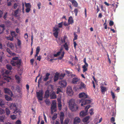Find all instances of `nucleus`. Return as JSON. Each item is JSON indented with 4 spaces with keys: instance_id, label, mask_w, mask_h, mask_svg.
I'll return each mask as SVG.
<instances>
[{
    "instance_id": "1",
    "label": "nucleus",
    "mask_w": 124,
    "mask_h": 124,
    "mask_svg": "<svg viewBox=\"0 0 124 124\" xmlns=\"http://www.w3.org/2000/svg\"><path fill=\"white\" fill-rule=\"evenodd\" d=\"M10 71L6 70L5 71V74L3 75V77L1 81H0V85H2L5 83L8 82L11 79V78L7 76V75L10 74Z\"/></svg>"
},
{
    "instance_id": "50",
    "label": "nucleus",
    "mask_w": 124,
    "mask_h": 124,
    "mask_svg": "<svg viewBox=\"0 0 124 124\" xmlns=\"http://www.w3.org/2000/svg\"><path fill=\"white\" fill-rule=\"evenodd\" d=\"M74 12L75 13V16H77L78 12V9L77 8H75L74 10Z\"/></svg>"
},
{
    "instance_id": "4",
    "label": "nucleus",
    "mask_w": 124,
    "mask_h": 124,
    "mask_svg": "<svg viewBox=\"0 0 124 124\" xmlns=\"http://www.w3.org/2000/svg\"><path fill=\"white\" fill-rule=\"evenodd\" d=\"M91 101L90 100L82 99L79 101V102L81 103V105L82 106L85 107L84 105L90 103Z\"/></svg>"
},
{
    "instance_id": "3",
    "label": "nucleus",
    "mask_w": 124,
    "mask_h": 124,
    "mask_svg": "<svg viewBox=\"0 0 124 124\" xmlns=\"http://www.w3.org/2000/svg\"><path fill=\"white\" fill-rule=\"evenodd\" d=\"M7 105L11 109H13L14 111L13 112V113L16 114L18 113L19 114L20 113V112L17 109L16 105V104L13 103L7 102Z\"/></svg>"
},
{
    "instance_id": "27",
    "label": "nucleus",
    "mask_w": 124,
    "mask_h": 124,
    "mask_svg": "<svg viewBox=\"0 0 124 124\" xmlns=\"http://www.w3.org/2000/svg\"><path fill=\"white\" fill-rule=\"evenodd\" d=\"M69 43H65L64 45V47L65 48V49L66 51H68L69 50Z\"/></svg>"
},
{
    "instance_id": "14",
    "label": "nucleus",
    "mask_w": 124,
    "mask_h": 124,
    "mask_svg": "<svg viewBox=\"0 0 124 124\" xmlns=\"http://www.w3.org/2000/svg\"><path fill=\"white\" fill-rule=\"evenodd\" d=\"M4 92L5 93L7 94L10 95L11 97L13 96V94L12 93L11 90L9 89L5 88L4 89Z\"/></svg>"
},
{
    "instance_id": "40",
    "label": "nucleus",
    "mask_w": 124,
    "mask_h": 124,
    "mask_svg": "<svg viewBox=\"0 0 124 124\" xmlns=\"http://www.w3.org/2000/svg\"><path fill=\"white\" fill-rule=\"evenodd\" d=\"M11 34L13 37H16L17 35L14 31H12L11 32Z\"/></svg>"
},
{
    "instance_id": "20",
    "label": "nucleus",
    "mask_w": 124,
    "mask_h": 124,
    "mask_svg": "<svg viewBox=\"0 0 124 124\" xmlns=\"http://www.w3.org/2000/svg\"><path fill=\"white\" fill-rule=\"evenodd\" d=\"M76 104L75 103V100L74 99H71L70 100L69 102V106L73 105Z\"/></svg>"
},
{
    "instance_id": "26",
    "label": "nucleus",
    "mask_w": 124,
    "mask_h": 124,
    "mask_svg": "<svg viewBox=\"0 0 124 124\" xmlns=\"http://www.w3.org/2000/svg\"><path fill=\"white\" fill-rule=\"evenodd\" d=\"M59 73H56L54 77V81L55 82L57 81L59 78Z\"/></svg>"
},
{
    "instance_id": "43",
    "label": "nucleus",
    "mask_w": 124,
    "mask_h": 124,
    "mask_svg": "<svg viewBox=\"0 0 124 124\" xmlns=\"http://www.w3.org/2000/svg\"><path fill=\"white\" fill-rule=\"evenodd\" d=\"M90 107L91 106L89 105H88L87 106H86L85 108V111L87 112L88 111V110Z\"/></svg>"
},
{
    "instance_id": "21",
    "label": "nucleus",
    "mask_w": 124,
    "mask_h": 124,
    "mask_svg": "<svg viewBox=\"0 0 124 124\" xmlns=\"http://www.w3.org/2000/svg\"><path fill=\"white\" fill-rule=\"evenodd\" d=\"M51 99H56V96L55 94V93L54 92H53L50 95Z\"/></svg>"
},
{
    "instance_id": "13",
    "label": "nucleus",
    "mask_w": 124,
    "mask_h": 124,
    "mask_svg": "<svg viewBox=\"0 0 124 124\" xmlns=\"http://www.w3.org/2000/svg\"><path fill=\"white\" fill-rule=\"evenodd\" d=\"M66 37L64 36L60 40V38H58V39L57 40V42L58 44L60 45L62 43H64L65 42V40Z\"/></svg>"
},
{
    "instance_id": "57",
    "label": "nucleus",
    "mask_w": 124,
    "mask_h": 124,
    "mask_svg": "<svg viewBox=\"0 0 124 124\" xmlns=\"http://www.w3.org/2000/svg\"><path fill=\"white\" fill-rule=\"evenodd\" d=\"M58 108L60 110H61V109L62 105L61 104H58Z\"/></svg>"
},
{
    "instance_id": "56",
    "label": "nucleus",
    "mask_w": 124,
    "mask_h": 124,
    "mask_svg": "<svg viewBox=\"0 0 124 124\" xmlns=\"http://www.w3.org/2000/svg\"><path fill=\"white\" fill-rule=\"evenodd\" d=\"M61 98L60 97V98H58L57 99L58 104H61Z\"/></svg>"
},
{
    "instance_id": "63",
    "label": "nucleus",
    "mask_w": 124,
    "mask_h": 124,
    "mask_svg": "<svg viewBox=\"0 0 124 124\" xmlns=\"http://www.w3.org/2000/svg\"><path fill=\"white\" fill-rule=\"evenodd\" d=\"M57 118V115H54L52 117V119L53 120H54L55 119H56Z\"/></svg>"
},
{
    "instance_id": "16",
    "label": "nucleus",
    "mask_w": 124,
    "mask_h": 124,
    "mask_svg": "<svg viewBox=\"0 0 124 124\" xmlns=\"http://www.w3.org/2000/svg\"><path fill=\"white\" fill-rule=\"evenodd\" d=\"M90 118L89 116H87L84 118L82 120L83 122L86 124H88L89 122V120Z\"/></svg>"
},
{
    "instance_id": "48",
    "label": "nucleus",
    "mask_w": 124,
    "mask_h": 124,
    "mask_svg": "<svg viewBox=\"0 0 124 124\" xmlns=\"http://www.w3.org/2000/svg\"><path fill=\"white\" fill-rule=\"evenodd\" d=\"M18 41L17 42V44L19 46H20L21 44V42L20 40H19L18 39H17Z\"/></svg>"
},
{
    "instance_id": "29",
    "label": "nucleus",
    "mask_w": 124,
    "mask_h": 124,
    "mask_svg": "<svg viewBox=\"0 0 124 124\" xmlns=\"http://www.w3.org/2000/svg\"><path fill=\"white\" fill-rule=\"evenodd\" d=\"M5 104V102L2 99L0 100V106L3 107Z\"/></svg>"
},
{
    "instance_id": "38",
    "label": "nucleus",
    "mask_w": 124,
    "mask_h": 124,
    "mask_svg": "<svg viewBox=\"0 0 124 124\" xmlns=\"http://www.w3.org/2000/svg\"><path fill=\"white\" fill-rule=\"evenodd\" d=\"M8 46L12 49H13L14 48V46L13 44L10 43H8Z\"/></svg>"
},
{
    "instance_id": "33",
    "label": "nucleus",
    "mask_w": 124,
    "mask_h": 124,
    "mask_svg": "<svg viewBox=\"0 0 124 124\" xmlns=\"http://www.w3.org/2000/svg\"><path fill=\"white\" fill-rule=\"evenodd\" d=\"M16 79V80L17 82L19 83L20 82V78L19 76L17 75H16L15 76Z\"/></svg>"
},
{
    "instance_id": "19",
    "label": "nucleus",
    "mask_w": 124,
    "mask_h": 124,
    "mask_svg": "<svg viewBox=\"0 0 124 124\" xmlns=\"http://www.w3.org/2000/svg\"><path fill=\"white\" fill-rule=\"evenodd\" d=\"M79 79L77 78H73L72 82L73 83L75 84H77V82H79Z\"/></svg>"
},
{
    "instance_id": "60",
    "label": "nucleus",
    "mask_w": 124,
    "mask_h": 124,
    "mask_svg": "<svg viewBox=\"0 0 124 124\" xmlns=\"http://www.w3.org/2000/svg\"><path fill=\"white\" fill-rule=\"evenodd\" d=\"M11 24V22L9 21H8L7 22V24H6V25L7 26H10V24Z\"/></svg>"
},
{
    "instance_id": "25",
    "label": "nucleus",
    "mask_w": 124,
    "mask_h": 124,
    "mask_svg": "<svg viewBox=\"0 0 124 124\" xmlns=\"http://www.w3.org/2000/svg\"><path fill=\"white\" fill-rule=\"evenodd\" d=\"M70 1L72 3V5L74 7H77L78 6V3L76 0H71Z\"/></svg>"
},
{
    "instance_id": "28",
    "label": "nucleus",
    "mask_w": 124,
    "mask_h": 124,
    "mask_svg": "<svg viewBox=\"0 0 124 124\" xmlns=\"http://www.w3.org/2000/svg\"><path fill=\"white\" fill-rule=\"evenodd\" d=\"M73 23V21L72 16H70L68 20V23L69 24H72Z\"/></svg>"
},
{
    "instance_id": "61",
    "label": "nucleus",
    "mask_w": 124,
    "mask_h": 124,
    "mask_svg": "<svg viewBox=\"0 0 124 124\" xmlns=\"http://www.w3.org/2000/svg\"><path fill=\"white\" fill-rule=\"evenodd\" d=\"M28 37V35L27 33H25L24 35V38L25 39H27Z\"/></svg>"
},
{
    "instance_id": "2",
    "label": "nucleus",
    "mask_w": 124,
    "mask_h": 124,
    "mask_svg": "<svg viewBox=\"0 0 124 124\" xmlns=\"http://www.w3.org/2000/svg\"><path fill=\"white\" fill-rule=\"evenodd\" d=\"M58 26L56 25L53 27V31L54 32L53 34L56 38H57L60 31L59 28H61L62 27L63 25V22L59 23L58 24Z\"/></svg>"
},
{
    "instance_id": "37",
    "label": "nucleus",
    "mask_w": 124,
    "mask_h": 124,
    "mask_svg": "<svg viewBox=\"0 0 124 124\" xmlns=\"http://www.w3.org/2000/svg\"><path fill=\"white\" fill-rule=\"evenodd\" d=\"M5 111L6 112V114L7 115H8L10 113V111L8 108H5Z\"/></svg>"
},
{
    "instance_id": "6",
    "label": "nucleus",
    "mask_w": 124,
    "mask_h": 124,
    "mask_svg": "<svg viewBox=\"0 0 124 124\" xmlns=\"http://www.w3.org/2000/svg\"><path fill=\"white\" fill-rule=\"evenodd\" d=\"M62 49L61 48L59 52L57 53L56 54H54L53 56L54 57H57L59 55H61V56H60L59 59H61L64 56V51H62Z\"/></svg>"
},
{
    "instance_id": "42",
    "label": "nucleus",
    "mask_w": 124,
    "mask_h": 124,
    "mask_svg": "<svg viewBox=\"0 0 124 124\" xmlns=\"http://www.w3.org/2000/svg\"><path fill=\"white\" fill-rule=\"evenodd\" d=\"M74 37L73 39V41H74V40H76L77 39L78 36L76 34L75 32H74Z\"/></svg>"
},
{
    "instance_id": "7",
    "label": "nucleus",
    "mask_w": 124,
    "mask_h": 124,
    "mask_svg": "<svg viewBox=\"0 0 124 124\" xmlns=\"http://www.w3.org/2000/svg\"><path fill=\"white\" fill-rule=\"evenodd\" d=\"M37 97L39 100L42 101L43 100V91L40 90L36 93Z\"/></svg>"
},
{
    "instance_id": "23",
    "label": "nucleus",
    "mask_w": 124,
    "mask_h": 124,
    "mask_svg": "<svg viewBox=\"0 0 124 124\" xmlns=\"http://www.w3.org/2000/svg\"><path fill=\"white\" fill-rule=\"evenodd\" d=\"M5 25L3 24H1L0 25V34L2 33L5 30Z\"/></svg>"
},
{
    "instance_id": "9",
    "label": "nucleus",
    "mask_w": 124,
    "mask_h": 124,
    "mask_svg": "<svg viewBox=\"0 0 124 124\" xmlns=\"http://www.w3.org/2000/svg\"><path fill=\"white\" fill-rule=\"evenodd\" d=\"M70 109L72 111H76L78 108V105L76 104H75L69 106Z\"/></svg>"
},
{
    "instance_id": "46",
    "label": "nucleus",
    "mask_w": 124,
    "mask_h": 124,
    "mask_svg": "<svg viewBox=\"0 0 124 124\" xmlns=\"http://www.w3.org/2000/svg\"><path fill=\"white\" fill-rule=\"evenodd\" d=\"M8 69L9 70H11L12 69V67L10 65H6Z\"/></svg>"
},
{
    "instance_id": "47",
    "label": "nucleus",
    "mask_w": 124,
    "mask_h": 124,
    "mask_svg": "<svg viewBox=\"0 0 124 124\" xmlns=\"http://www.w3.org/2000/svg\"><path fill=\"white\" fill-rule=\"evenodd\" d=\"M10 117L12 119L14 120L16 118V116L14 115H11L10 116Z\"/></svg>"
},
{
    "instance_id": "22",
    "label": "nucleus",
    "mask_w": 124,
    "mask_h": 124,
    "mask_svg": "<svg viewBox=\"0 0 124 124\" xmlns=\"http://www.w3.org/2000/svg\"><path fill=\"white\" fill-rule=\"evenodd\" d=\"M87 112L86 111H82L80 113V116L81 117H83L86 115Z\"/></svg>"
},
{
    "instance_id": "45",
    "label": "nucleus",
    "mask_w": 124,
    "mask_h": 124,
    "mask_svg": "<svg viewBox=\"0 0 124 124\" xmlns=\"http://www.w3.org/2000/svg\"><path fill=\"white\" fill-rule=\"evenodd\" d=\"M40 50V47L39 46L37 47L36 48V53H39Z\"/></svg>"
},
{
    "instance_id": "8",
    "label": "nucleus",
    "mask_w": 124,
    "mask_h": 124,
    "mask_svg": "<svg viewBox=\"0 0 124 124\" xmlns=\"http://www.w3.org/2000/svg\"><path fill=\"white\" fill-rule=\"evenodd\" d=\"M67 92L68 95L69 96H71L73 94V92L70 86H68L67 87Z\"/></svg>"
},
{
    "instance_id": "17",
    "label": "nucleus",
    "mask_w": 124,
    "mask_h": 124,
    "mask_svg": "<svg viewBox=\"0 0 124 124\" xmlns=\"http://www.w3.org/2000/svg\"><path fill=\"white\" fill-rule=\"evenodd\" d=\"M80 118L78 117H77L75 118L73 122L74 124H77L80 123Z\"/></svg>"
},
{
    "instance_id": "52",
    "label": "nucleus",
    "mask_w": 124,
    "mask_h": 124,
    "mask_svg": "<svg viewBox=\"0 0 124 124\" xmlns=\"http://www.w3.org/2000/svg\"><path fill=\"white\" fill-rule=\"evenodd\" d=\"M93 110L92 109H91L90 110L89 113L91 115H92L93 114Z\"/></svg>"
},
{
    "instance_id": "53",
    "label": "nucleus",
    "mask_w": 124,
    "mask_h": 124,
    "mask_svg": "<svg viewBox=\"0 0 124 124\" xmlns=\"http://www.w3.org/2000/svg\"><path fill=\"white\" fill-rule=\"evenodd\" d=\"M15 124H21V122L20 120H18L16 122Z\"/></svg>"
},
{
    "instance_id": "18",
    "label": "nucleus",
    "mask_w": 124,
    "mask_h": 124,
    "mask_svg": "<svg viewBox=\"0 0 124 124\" xmlns=\"http://www.w3.org/2000/svg\"><path fill=\"white\" fill-rule=\"evenodd\" d=\"M79 89H85V88L86 85L82 82H81L80 83L79 85Z\"/></svg>"
},
{
    "instance_id": "59",
    "label": "nucleus",
    "mask_w": 124,
    "mask_h": 124,
    "mask_svg": "<svg viewBox=\"0 0 124 124\" xmlns=\"http://www.w3.org/2000/svg\"><path fill=\"white\" fill-rule=\"evenodd\" d=\"M41 56L40 55H39V56H38L37 60H38L39 61H40L41 59Z\"/></svg>"
},
{
    "instance_id": "39",
    "label": "nucleus",
    "mask_w": 124,
    "mask_h": 124,
    "mask_svg": "<svg viewBox=\"0 0 124 124\" xmlns=\"http://www.w3.org/2000/svg\"><path fill=\"white\" fill-rule=\"evenodd\" d=\"M65 75V74H61L60 75H59V79H62L64 77Z\"/></svg>"
},
{
    "instance_id": "11",
    "label": "nucleus",
    "mask_w": 124,
    "mask_h": 124,
    "mask_svg": "<svg viewBox=\"0 0 124 124\" xmlns=\"http://www.w3.org/2000/svg\"><path fill=\"white\" fill-rule=\"evenodd\" d=\"M88 96L87 94L84 92H81L79 94V96L80 98H86L88 97Z\"/></svg>"
},
{
    "instance_id": "62",
    "label": "nucleus",
    "mask_w": 124,
    "mask_h": 124,
    "mask_svg": "<svg viewBox=\"0 0 124 124\" xmlns=\"http://www.w3.org/2000/svg\"><path fill=\"white\" fill-rule=\"evenodd\" d=\"M74 46L75 49L76 48V46L77 45V44L75 41H74L73 42Z\"/></svg>"
},
{
    "instance_id": "36",
    "label": "nucleus",
    "mask_w": 124,
    "mask_h": 124,
    "mask_svg": "<svg viewBox=\"0 0 124 124\" xmlns=\"http://www.w3.org/2000/svg\"><path fill=\"white\" fill-rule=\"evenodd\" d=\"M45 101L46 104L47 105H49L50 104V102L49 100L48 99H46Z\"/></svg>"
},
{
    "instance_id": "10",
    "label": "nucleus",
    "mask_w": 124,
    "mask_h": 124,
    "mask_svg": "<svg viewBox=\"0 0 124 124\" xmlns=\"http://www.w3.org/2000/svg\"><path fill=\"white\" fill-rule=\"evenodd\" d=\"M59 84L61 87H65L67 85V83L65 80H62L59 81Z\"/></svg>"
},
{
    "instance_id": "34",
    "label": "nucleus",
    "mask_w": 124,
    "mask_h": 124,
    "mask_svg": "<svg viewBox=\"0 0 124 124\" xmlns=\"http://www.w3.org/2000/svg\"><path fill=\"white\" fill-rule=\"evenodd\" d=\"M5 97L6 100L8 101H11L12 100L11 98L9 96L7 95H5Z\"/></svg>"
},
{
    "instance_id": "31",
    "label": "nucleus",
    "mask_w": 124,
    "mask_h": 124,
    "mask_svg": "<svg viewBox=\"0 0 124 124\" xmlns=\"http://www.w3.org/2000/svg\"><path fill=\"white\" fill-rule=\"evenodd\" d=\"M88 66V64H87V65L85 64V65L82 66V68L83 69V72H85V71L87 70V67Z\"/></svg>"
},
{
    "instance_id": "49",
    "label": "nucleus",
    "mask_w": 124,
    "mask_h": 124,
    "mask_svg": "<svg viewBox=\"0 0 124 124\" xmlns=\"http://www.w3.org/2000/svg\"><path fill=\"white\" fill-rule=\"evenodd\" d=\"M18 13V10L17 9L14 11V16L16 17L17 16Z\"/></svg>"
},
{
    "instance_id": "24",
    "label": "nucleus",
    "mask_w": 124,
    "mask_h": 124,
    "mask_svg": "<svg viewBox=\"0 0 124 124\" xmlns=\"http://www.w3.org/2000/svg\"><path fill=\"white\" fill-rule=\"evenodd\" d=\"M50 75V74L49 73H46L45 76L44 77L43 80L45 81H46L48 79Z\"/></svg>"
},
{
    "instance_id": "12",
    "label": "nucleus",
    "mask_w": 124,
    "mask_h": 124,
    "mask_svg": "<svg viewBox=\"0 0 124 124\" xmlns=\"http://www.w3.org/2000/svg\"><path fill=\"white\" fill-rule=\"evenodd\" d=\"M11 63L13 66H15L16 65L19 66L20 65L21 62L20 61L18 60L16 61H11Z\"/></svg>"
},
{
    "instance_id": "54",
    "label": "nucleus",
    "mask_w": 124,
    "mask_h": 124,
    "mask_svg": "<svg viewBox=\"0 0 124 124\" xmlns=\"http://www.w3.org/2000/svg\"><path fill=\"white\" fill-rule=\"evenodd\" d=\"M114 24L113 22L112 21H110L109 23V24L110 26H111L113 25Z\"/></svg>"
},
{
    "instance_id": "15",
    "label": "nucleus",
    "mask_w": 124,
    "mask_h": 124,
    "mask_svg": "<svg viewBox=\"0 0 124 124\" xmlns=\"http://www.w3.org/2000/svg\"><path fill=\"white\" fill-rule=\"evenodd\" d=\"M60 115L61 123V124H62L63 123V120L64 119V113L62 112H61L60 114Z\"/></svg>"
},
{
    "instance_id": "55",
    "label": "nucleus",
    "mask_w": 124,
    "mask_h": 124,
    "mask_svg": "<svg viewBox=\"0 0 124 124\" xmlns=\"http://www.w3.org/2000/svg\"><path fill=\"white\" fill-rule=\"evenodd\" d=\"M25 10L26 12L28 13L30 10V8H26Z\"/></svg>"
},
{
    "instance_id": "44",
    "label": "nucleus",
    "mask_w": 124,
    "mask_h": 124,
    "mask_svg": "<svg viewBox=\"0 0 124 124\" xmlns=\"http://www.w3.org/2000/svg\"><path fill=\"white\" fill-rule=\"evenodd\" d=\"M5 113L4 110L0 108V115L3 114Z\"/></svg>"
},
{
    "instance_id": "35",
    "label": "nucleus",
    "mask_w": 124,
    "mask_h": 124,
    "mask_svg": "<svg viewBox=\"0 0 124 124\" xmlns=\"http://www.w3.org/2000/svg\"><path fill=\"white\" fill-rule=\"evenodd\" d=\"M49 91L48 90H47L45 92V97L47 98H48L49 96Z\"/></svg>"
},
{
    "instance_id": "5",
    "label": "nucleus",
    "mask_w": 124,
    "mask_h": 124,
    "mask_svg": "<svg viewBox=\"0 0 124 124\" xmlns=\"http://www.w3.org/2000/svg\"><path fill=\"white\" fill-rule=\"evenodd\" d=\"M56 101L54 100L52 101L51 107V110L52 114L56 111Z\"/></svg>"
},
{
    "instance_id": "58",
    "label": "nucleus",
    "mask_w": 124,
    "mask_h": 124,
    "mask_svg": "<svg viewBox=\"0 0 124 124\" xmlns=\"http://www.w3.org/2000/svg\"><path fill=\"white\" fill-rule=\"evenodd\" d=\"M115 121V119L113 117H111V121L112 123L114 122Z\"/></svg>"
},
{
    "instance_id": "32",
    "label": "nucleus",
    "mask_w": 124,
    "mask_h": 124,
    "mask_svg": "<svg viewBox=\"0 0 124 124\" xmlns=\"http://www.w3.org/2000/svg\"><path fill=\"white\" fill-rule=\"evenodd\" d=\"M6 117L5 116H0V121L1 122H4L5 119Z\"/></svg>"
},
{
    "instance_id": "64",
    "label": "nucleus",
    "mask_w": 124,
    "mask_h": 124,
    "mask_svg": "<svg viewBox=\"0 0 124 124\" xmlns=\"http://www.w3.org/2000/svg\"><path fill=\"white\" fill-rule=\"evenodd\" d=\"M61 91V90L59 88H58L57 89V93L58 94Z\"/></svg>"
},
{
    "instance_id": "41",
    "label": "nucleus",
    "mask_w": 124,
    "mask_h": 124,
    "mask_svg": "<svg viewBox=\"0 0 124 124\" xmlns=\"http://www.w3.org/2000/svg\"><path fill=\"white\" fill-rule=\"evenodd\" d=\"M25 6L26 8H31V6L29 3H25Z\"/></svg>"
},
{
    "instance_id": "51",
    "label": "nucleus",
    "mask_w": 124,
    "mask_h": 124,
    "mask_svg": "<svg viewBox=\"0 0 124 124\" xmlns=\"http://www.w3.org/2000/svg\"><path fill=\"white\" fill-rule=\"evenodd\" d=\"M111 95H112V96L113 98V99H114L115 98V95L114 93L112 91H111Z\"/></svg>"
},
{
    "instance_id": "30",
    "label": "nucleus",
    "mask_w": 124,
    "mask_h": 124,
    "mask_svg": "<svg viewBox=\"0 0 124 124\" xmlns=\"http://www.w3.org/2000/svg\"><path fill=\"white\" fill-rule=\"evenodd\" d=\"M101 91L102 93H104L107 90L106 87L103 86H101Z\"/></svg>"
}]
</instances>
